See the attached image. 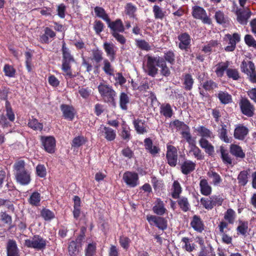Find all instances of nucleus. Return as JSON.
Segmentation results:
<instances>
[{
	"instance_id": "obj_1",
	"label": "nucleus",
	"mask_w": 256,
	"mask_h": 256,
	"mask_svg": "<svg viewBox=\"0 0 256 256\" xmlns=\"http://www.w3.org/2000/svg\"><path fill=\"white\" fill-rule=\"evenodd\" d=\"M62 52L63 59L62 68L66 76L70 78L74 77V76L72 74L70 66V63L73 62L74 59L71 55L69 50L65 46V44H63Z\"/></svg>"
},
{
	"instance_id": "obj_2",
	"label": "nucleus",
	"mask_w": 256,
	"mask_h": 256,
	"mask_svg": "<svg viewBox=\"0 0 256 256\" xmlns=\"http://www.w3.org/2000/svg\"><path fill=\"white\" fill-rule=\"evenodd\" d=\"M98 88L100 94L105 102L114 104L115 103L116 93L112 86L102 82Z\"/></svg>"
},
{
	"instance_id": "obj_3",
	"label": "nucleus",
	"mask_w": 256,
	"mask_h": 256,
	"mask_svg": "<svg viewBox=\"0 0 256 256\" xmlns=\"http://www.w3.org/2000/svg\"><path fill=\"white\" fill-rule=\"evenodd\" d=\"M24 244L28 248L40 250L46 248V241L39 236H34L32 238L26 240Z\"/></svg>"
},
{
	"instance_id": "obj_4",
	"label": "nucleus",
	"mask_w": 256,
	"mask_h": 256,
	"mask_svg": "<svg viewBox=\"0 0 256 256\" xmlns=\"http://www.w3.org/2000/svg\"><path fill=\"white\" fill-rule=\"evenodd\" d=\"M242 72L246 74L251 82L256 83V72L254 64L250 60H244L240 66Z\"/></svg>"
},
{
	"instance_id": "obj_5",
	"label": "nucleus",
	"mask_w": 256,
	"mask_h": 256,
	"mask_svg": "<svg viewBox=\"0 0 256 256\" xmlns=\"http://www.w3.org/2000/svg\"><path fill=\"white\" fill-rule=\"evenodd\" d=\"M233 4L236 6L235 14L236 16V20L240 24L246 25L248 22V20L252 14V12L248 8H238L235 2H234Z\"/></svg>"
},
{
	"instance_id": "obj_6",
	"label": "nucleus",
	"mask_w": 256,
	"mask_h": 256,
	"mask_svg": "<svg viewBox=\"0 0 256 256\" xmlns=\"http://www.w3.org/2000/svg\"><path fill=\"white\" fill-rule=\"evenodd\" d=\"M224 40L228 44L224 48L225 50L233 52L236 48V44L240 41V36L238 33H234L232 35L227 34L225 35Z\"/></svg>"
},
{
	"instance_id": "obj_7",
	"label": "nucleus",
	"mask_w": 256,
	"mask_h": 256,
	"mask_svg": "<svg viewBox=\"0 0 256 256\" xmlns=\"http://www.w3.org/2000/svg\"><path fill=\"white\" fill-rule=\"evenodd\" d=\"M166 157L168 163L171 166H175L178 162V150L173 146L168 144Z\"/></svg>"
},
{
	"instance_id": "obj_8",
	"label": "nucleus",
	"mask_w": 256,
	"mask_h": 256,
	"mask_svg": "<svg viewBox=\"0 0 256 256\" xmlns=\"http://www.w3.org/2000/svg\"><path fill=\"white\" fill-rule=\"evenodd\" d=\"M242 112L248 117H252L254 114V108L250 102L246 98H242L239 102Z\"/></svg>"
},
{
	"instance_id": "obj_9",
	"label": "nucleus",
	"mask_w": 256,
	"mask_h": 256,
	"mask_svg": "<svg viewBox=\"0 0 256 256\" xmlns=\"http://www.w3.org/2000/svg\"><path fill=\"white\" fill-rule=\"evenodd\" d=\"M122 179L126 184L131 188H134L139 184L138 176L136 172H125L123 174Z\"/></svg>"
},
{
	"instance_id": "obj_10",
	"label": "nucleus",
	"mask_w": 256,
	"mask_h": 256,
	"mask_svg": "<svg viewBox=\"0 0 256 256\" xmlns=\"http://www.w3.org/2000/svg\"><path fill=\"white\" fill-rule=\"evenodd\" d=\"M98 134L100 136H104L108 141H112L116 138V132L109 127L101 125L98 130Z\"/></svg>"
},
{
	"instance_id": "obj_11",
	"label": "nucleus",
	"mask_w": 256,
	"mask_h": 256,
	"mask_svg": "<svg viewBox=\"0 0 256 256\" xmlns=\"http://www.w3.org/2000/svg\"><path fill=\"white\" fill-rule=\"evenodd\" d=\"M42 146L46 152L52 154L56 150V140L52 136H43L41 137Z\"/></svg>"
},
{
	"instance_id": "obj_12",
	"label": "nucleus",
	"mask_w": 256,
	"mask_h": 256,
	"mask_svg": "<svg viewBox=\"0 0 256 256\" xmlns=\"http://www.w3.org/2000/svg\"><path fill=\"white\" fill-rule=\"evenodd\" d=\"M160 63V58L148 56L147 60V68L148 74L152 77L158 73V68L156 66H158Z\"/></svg>"
},
{
	"instance_id": "obj_13",
	"label": "nucleus",
	"mask_w": 256,
	"mask_h": 256,
	"mask_svg": "<svg viewBox=\"0 0 256 256\" xmlns=\"http://www.w3.org/2000/svg\"><path fill=\"white\" fill-rule=\"evenodd\" d=\"M146 219L150 225L155 226L160 230H163L167 228V221L162 217L148 216Z\"/></svg>"
},
{
	"instance_id": "obj_14",
	"label": "nucleus",
	"mask_w": 256,
	"mask_h": 256,
	"mask_svg": "<svg viewBox=\"0 0 256 256\" xmlns=\"http://www.w3.org/2000/svg\"><path fill=\"white\" fill-rule=\"evenodd\" d=\"M192 16L197 19L202 20L204 24H210V19L207 16L206 10L199 6H194L192 8Z\"/></svg>"
},
{
	"instance_id": "obj_15",
	"label": "nucleus",
	"mask_w": 256,
	"mask_h": 256,
	"mask_svg": "<svg viewBox=\"0 0 256 256\" xmlns=\"http://www.w3.org/2000/svg\"><path fill=\"white\" fill-rule=\"evenodd\" d=\"M16 181L22 185H28L30 182V172L26 171L16 173Z\"/></svg>"
},
{
	"instance_id": "obj_16",
	"label": "nucleus",
	"mask_w": 256,
	"mask_h": 256,
	"mask_svg": "<svg viewBox=\"0 0 256 256\" xmlns=\"http://www.w3.org/2000/svg\"><path fill=\"white\" fill-rule=\"evenodd\" d=\"M104 48L110 59L112 61L115 58L116 48L115 45L112 42H105L104 44Z\"/></svg>"
},
{
	"instance_id": "obj_17",
	"label": "nucleus",
	"mask_w": 256,
	"mask_h": 256,
	"mask_svg": "<svg viewBox=\"0 0 256 256\" xmlns=\"http://www.w3.org/2000/svg\"><path fill=\"white\" fill-rule=\"evenodd\" d=\"M7 256H20L16 242L10 240L6 246Z\"/></svg>"
},
{
	"instance_id": "obj_18",
	"label": "nucleus",
	"mask_w": 256,
	"mask_h": 256,
	"mask_svg": "<svg viewBox=\"0 0 256 256\" xmlns=\"http://www.w3.org/2000/svg\"><path fill=\"white\" fill-rule=\"evenodd\" d=\"M152 210L154 214L158 216H162L166 212V210L164 203L160 198H157L155 201Z\"/></svg>"
},
{
	"instance_id": "obj_19",
	"label": "nucleus",
	"mask_w": 256,
	"mask_h": 256,
	"mask_svg": "<svg viewBox=\"0 0 256 256\" xmlns=\"http://www.w3.org/2000/svg\"><path fill=\"white\" fill-rule=\"evenodd\" d=\"M220 48V44L217 40H212L210 41L202 48V51L207 54L214 51L216 52Z\"/></svg>"
},
{
	"instance_id": "obj_20",
	"label": "nucleus",
	"mask_w": 256,
	"mask_h": 256,
	"mask_svg": "<svg viewBox=\"0 0 256 256\" xmlns=\"http://www.w3.org/2000/svg\"><path fill=\"white\" fill-rule=\"evenodd\" d=\"M248 128L243 125L240 124L236 126L234 132V137L238 140H242L248 134Z\"/></svg>"
},
{
	"instance_id": "obj_21",
	"label": "nucleus",
	"mask_w": 256,
	"mask_h": 256,
	"mask_svg": "<svg viewBox=\"0 0 256 256\" xmlns=\"http://www.w3.org/2000/svg\"><path fill=\"white\" fill-rule=\"evenodd\" d=\"M60 109L62 112L63 116L66 119L70 120H73L74 116V110L72 106L66 104H62L60 106Z\"/></svg>"
},
{
	"instance_id": "obj_22",
	"label": "nucleus",
	"mask_w": 256,
	"mask_h": 256,
	"mask_svg": "<svg viewBox=\"0 0 256 256\" xmlns=\"http://www.w3.org/2000/svg\"><path fill=\"white\" fill-rule=\"evenodd\" d=\"M190 226L196 231L200 232L204 230V226L201 218L196 215H194L192 217Z\"/></svg>"
},
{
	"instance_id": "obj_23",
	"label": "nucleus",
	"mask_w": 256,
	"mask_h": 256,
	"mask_svg": "<svg viewBox=\"0 0 256 256\" xmlns=\"http://www.w3.org/2000/svg\"><path fill=\"white\" fill-rule=\"evenodd\" d=\"M178 39L180 42L178 46L181 50H186L188 48L190 43V38L188 34H182L178 36Z\"/></svg>"
},
{
	"instance_id": "obj_24",
	"label": "nucleus",
	"mask_w": 256,
	"mask_h": 256,
	"mask_svg": "<svg viewBox=\"0 0 256 256\" xmlns=\"http://www.w3.org/2000/svg\"><path fill=\"white\" fill-rule=\"evenodd\" d=\"M196 164L190 160L184 161L181 165L182 172L184 174H188L195 169Z\"/></svg>"
},
{
	"instance_id": "obj_25",
	"label": "nucleus",
	"mask_w": 256,
	"mask_h": 256,
	"mask_svg": "<svg viewBox=\"0 0 256 256\" xmlns=\"http://www.w3.org/2000/svg\"><path fill=\"white\" fill-rule=\"evenodd\" d=\"M108 27L112 30V32H122L124 30V28L122 20L118 19L114 22H107Z\"/></svg>"
},
{
	"instance_id": "obj_26",
	"label": "nucleus",
	"mask_w": 256,
	"mask_h": 256,
	"mask_svg": "<svg viewBox=\"0 0 256 256\" xmlns=\"http://www.w3.org/2000/svg\"><path fill=\"white\" fill-rule=\"evenodd\" d=\"M200 192L202 194L208 196L211 194L212 188L211 186L208 184L206 180L204 178L200 180Z\"/></svg>"
},
{
	"instance_id": "obj_27",
	"label": "nucleus",
	"mask_w": 256,
	"mask_h": 256,
	"mask_svg": "<svg viewBox=\"0 0 256 256\" xmlns=\"http://www.w3.org/2000/svg\"><path fill=\"white\" fill-rule=\"evenodd\" d=\"M56 36L55 32L50 28L46 27L44 29V33L40 36V40L42 43H49V38H54Z\"/></svg>"
},
{
	"instance_id": "obj_28",
	"label": "nucleus",
	"mask_w": 256,
	"mask_h": 256,
	"mask_svg": "<svg viewBox=\"0 0 256 256\" xmlns=\"http://www.w3.org/2000/svg\"><path fill=\"white\" fill-rule=\"evenodd\" d=\"M146 149L152 155H156L160 150L156 146H153L152 140L150 138H146L144 140Z\"/></svg>"
},
{
	"instance_id": "obj_29",
	"label": "nucleus",
	"mask_w": 256,
	"mask_h": 256,
	"mask_svg": "<svg viewBox=\"0 0 256 256\" xmlns=\"http://www.w3.org/2000/svg\"><path fill=\"white\" fill-rule=\"evenodd\" d=\"M133 124L134 128L138 134H143L146 132V130L144 126V122L142 120L134 119Z\"/></svg>"
},
{
	"instance_id": "obj_30",
	"label": "nucleus",
	"mask_w": 256,
	"mask_h": 256,
	"mask_svg": "<svg viewBox=\"0 0 256 256\" xmlns=\"http://www.w3.org/2000/svg\"><path fill=\"white\" fill-rule=\"evenodd\" d=\"M189 154L194 156L198 160H202L204 156L202 154L200 150L197 147L195 143L190 146Z\"/></svg>"
},
{
	"instance_id": "obj_31",
	"label": "nucleus",
	"mask_w": 256,
	"mask_h": 256,
	"mask_svg": "<svg viewBox=\"0 0 256 256\" xmlns=\"http://www.w3.org/2000/svg\"><path fill=\"white\" fill-rule=\"evenodd\" d=\"M230 152L232 155L237 158H242L245 157L244 152L242 151L241 147L238 145H231L230 148Z\"/></svg>"
},
{
	"instance_id": "obj_32",
	"label": "nucleus",
	"mask_w": 256,
	"mask_h": 256,
	"mask_svg": "<svg viewBox=\"0 0 256 256\" xmlns=\"http://www.w3.org/2000/svg\"><path fill=\"white\" fill-rule=\"evenodd\" d=\"M200 144L208 154H212L214 152V146L204 138H202L200 140Z\"/></svg>"
},
{
	"instance_id": "obj_33",
	"label": "nucleus",
	"mask_w": 256,
	"mask_h": 256,
	"mask_svg": "<svg viewBox=\"0 0 256 256\" xmlns=\"http://www.w3.org/2000/svg\"><path fill=\"white\" fill-rule=\"evenodd\" d=\"M229 62H222L218 63L216 66V69L215 70V72L218 77H222L224 74V72L226 70L228 66Z\"/></svg>"
},
{
	"instance_id": "obj_34",
	"label": "nucleus",
	"mask_w": 256,
	"mask_h": 256,
	"mask_svg": "<svg viewBox=\"0 0 256 256\" xmlns=\"http://www.w3.org/2000/svg\"><path fill=\"white\" fill-rule=\"evenodd\" d=\"M152 12L156 19L162 20L166 16V12L158 6L154 5L152 8Z\"/></svg>"
},
{
	"instance_id": "obj_35",
	"label": "nucleus",
	"mask_w": 256,
	"mask_h": 256,
	"mask_svg": "<svg viewBox=\"0 0 256 256\" xmlns=\"http://www.w3.org/2000/svg\"><path fill=\"white\" fill-rule=\"evenodd\" d=\"M102 70L108 76L114 74V68L108 59H104L102 63Z\"/></svg>"
},
{
	"instance_id": "obj_36",
	"label": "nucleus",
	"mask_w": 256,
	"mask_h": 256,
	"mask_svg": "<svg viewBox=\"0 0 256 256\" xmlns=\"http://www.w3.org/2000/svg\"><path fill=\"white\" fill-rule=\"evenodd\" d=\"M196 132H197L200 136L202 138H210L212 136V132L207 128L204 126H199L195 128Z\"/></svg>"
},
{
	"instance_id": "obj_37",
	"label": "nucleus",
	"mask_w": 256,
	"mask_h": 256,
	"mask_svg": "<svg viewBox=\"0 0 256 256\" xmlns=\"http://www.w3.org/2000/svg\"><path fill=\"white\" fill-rule=\"evenodd\" d=\"M94 12L97 16L102 18L106 22H110V18L108 15L106 14L105 10L103 8L96 6L94 8Z\"/></svg>"
},
{
	"instance_id": "obj_38",
	"label": "nucleus",
	"mask_w": 256,
	"mask_h": 256,
	"mask_svg": "<svg viewBox=\"0 0 256 256\" xmlns=\"http://www.w3.org/2000/svg\"><path fill=\"white\" fill-rule=\"evenodd\" d=\"M220 152L221 158L224 163L226 164H232V160L228 152L224 147L220 146Z\"/></svg>"
},
{
	"instance_id": "obj_39",
	"label": "nucleus",
	"mask_w": 256,
	"mask_h": 256,
	"mask_svg": "<svg viewBox=\"0 0 256 256\" xmlns=\"http://www.w3.org/2000/svg\"><path fill=\"white\" fill-rule=\"evenodd\" d=\"M218 96L220 102L224 104H228L232 100V96L226 92H219Z\"/></svg>"
},
{
	"instance_id": "obj_40",
	"label": "nucleus",
	"mask_w": 256,
	"mask_h": 256,
	"mask_svg": "<svg viewBox=\"0 0 256 256\" xmlns=\"http://www.w3.org/2000/svg\"><path fill=\"white\" fill-rule=\"evenodd\" d=\"M178 203L180 208L184 212L190 210V204L188 202V198L182 196L179 198Z\"/></svg>"
},
{
	"instance_id": "obj_41",
	"label": "nucleus",
	"mask_w": 256,
	"mask_h": 256,
	"mask_svg": "<svg viewBox=\"0 0 256 256\" xmlns=\"http://www.w3.org/2000/svg\"><path fill=\"white\" fill-rule=\"evenodd\" d=\"M248 173L247 170H242L240 172L238 176V182L240 185L244 186L248 182Z\"/></svg>"
},
{
	"instance_id": "obj_42",
	"label": "nucleus",
	"mask_w": 256,
	"mask_h": 256,
	"mask_svg": "<svg viewBox=\"0 0 256 256\" xmlns=\"http://www.w3.org/2000/svg\"><path fill=\"white\" fill-rule=\"evenodd\" d=\"M172 195L173 198H178L182 192V187L180 183L176 181H174L172 186Z\"/></svg>"
},
{
	"instance_id": "obj_43",
	"label": "nucleus",
	"mask_w": 256,
	"mask_h": 256,
	"mask_svg": "<svg viewBox=\"0 0 256 256\" xmlns=\"http://www.w3.org/2000/svg\"><path fill=\"white\" fill-rule=\"evenodd\" d=\"M129 98L127 94L122 92L120 96V108L123 110H126L128 104L129 103Z\"/></svg>"
},
{
	"instance_id": "obj_44",
	"label": "nucleus",
	"mask_w": 256,
	"mask_h": 256,
	"mask_svg": "<svg viewBox=\"0 0 256 256\" xmlns=\"http://www.w3.org/2000/svg\"><path fill=\"white\" fill-rule=\"evenodd\" d=\"M208 175L212 179V182L214 186H218L222 182L220 176L215 172H209L208 173Z\"/></svg>"
},
{
	"instance_id": "obj_45",
	"label": "nucleus",
	"mask_w": 256,
	"mask_h": 256,
	"mask_svg": "<svg viewBox=\"0 0 256 256\" xmlns=\"http://www.w3.org/2000/svg\"><path fill=\"white\" fill-rule=\"evenodd\" d=\"M218 136L220 140L226 143L230 142V139L227 136V130L226 129V126L222 124V127L218 130Z\"/></svg>"
},
{
	"instance_id": "obj_46",
	"label": "nucleus",
	"mask_w": 256,
	"mask_h": 256,
	"mask_svg": "<svg viewBox=\"0 0 256 256\" xmlns=\"http://www.w3.org/2000/svg\"><path fill=\"white\" fill-rule=\"evenodd\" d=\"M160 112L166 118H170L172 115V110L170 104H163L160 106Z\"/></svg>"
},
{
	"instance_id": "obj_47",
	"label": "nucleus",
	"mask_w": 256,
	"mask_h": 256,
	"mask_svg": "<svg viewBox=\"0 0 256 256\" xmlns=\"http://www.w3.org/2000/svg\"><path fill=\"white\" fill-rule=\"evenodd\" d=\"M40 201V194L38 192H33L28 199L29 203L32 205L37 206L39 205Z\"/></svg>"
},
{
	"instance_id": "obj_48",
	"label": "nucleus",
	"mask_w": 256,
	"mask_h": 256,
	"mask_svg": "<svg viewBox=\"0 0 256 256\" xmlns=\"http://www.w3.org/2000/svg\"><path fill=\"white\" fill-rule=\"evenodd\" d=\"M86 142V138L83 136H78L74 138L71 144L73 148H78L84 144Z\"/></svg>"
},
{
	"instance_id": "obj_49",
	"label": "nucleus",
	"mask_w": 256,
	"mask_h": 256,
	"mask_svg": "<svg viewBox=\"0 0 256 256\" xmlns=\"http://www.w3.org/2000/svg\"><path fill=\"white\" fill-rule=\"evenodd\" d=\"M28 126L30 128L35 130H41L43 128V125L36 118H32L29 120Z\"/></svg>"
},
{
	"instance_id": "obj_50",
	"label": "nucleus",
	"mask_w": 256,
	"mask_h": 256,
	"mask_svg": "<svg viewBox=\"0 0 256 256\" xmlns=\"http://www.w3.org/2000/svg\"><path fill=\"white\" fill-rule=\"evenodd\" d=\"M194 80L192 76L190 74H186L184 78V88L187 90H190L192 88Z\"/></svg>"
},
{
	"instance_id": "obj_51",
	"label": "nucleus",
	"mask_w": 256,
	"mask_h": 256,
	"mask_svg": "<svg viewBox=\"0 0 256 256\" xmlns=\"http://www.w3.org/2000/svg\"><path fill=\"white\" fill-rule=\"evenodd\" d=\"M158 66L161 68V74L163 76H170V70L164 60L160 58V63L158 64Z\"/></svg>"
},
{
	"instance_id": "obj_52",
	"label": "nucleus",
	"mask_w": 256,
	"mask_h": 256,
	"mask_svg": "<svg viewBox=\"0 0 256 256\" xmlns=\"http://www.w3.org/2000/svg\"><path fill=\"white\" fill-rule=\"evenodd\" d=\"M5 106L6 109V116L8 120L10 122H14L15 120V116L8 102L6 101Z\"/></svg>"
},
{
	"instance_id": "obj_53",
	"label": "nucleus",
	"mask_w": 256,
	"mask_h": 256,
	"mask_svg": "<svg viewBox=\"0 0 256 256\" xmlns=\"http://www.w3.org/2000/svg\"><path fill=\"white\" fill-rule=\"evenodd\" d=\"M40 214L42 218L45 220L49 221L54 218V213L52 212L46 208H44L42 210Z\"/></svg>"
},
{
	"instance_id": "obj_54",
	"label": "nucleus",
	"mask_w": 256,
	"mask_h": 256,
	"mask_svg": "<svg viewBox=\"0 0 256 256\" xmlns=\"http://www.w3.org/2000/svg\"><path fill=\"white\" fill-rule=\"evenodd\" d=\"M181 134L182 137L189 144L190 146L196 143L195 138L192 136L188 128L185 130L182 131Z\"/></svg>"
},
{
	"instance_id": "obj_55",
	"label": "nucleus",
	"mask_w": 256,
	"mask_h": 256,
	"mask_svg": "<svg viewBox=\"0 0 256 256\" xmlns=\"http://www.w3.org/2000/svg\"><path fill=\"white\" fill-rule=\"evenodd\" d=\"M182 242L184 245L182 246L183 248H184L188 252H192L194 248V244H190V240L186 237H184L182 238Z\"/></svg>"
},
{
	"instance_id": "obj_56",
	"label": "nucleus",
	"mask_w": 256,
	"mask_h": 256,
	"mask_svg": "<svg viewBox=\"0 0 256 256\" xmlns=\"http://www.w3.org/2000/svg\"><path fill=\"white\" fill-rule=\"evenodd\" d=\"M4 71L5 75L8 77L13 78L15 76L16 70L10 65L6 64L4 68Z\"/></svg>"
},
{
	"instance_id": "obj_57",
	"label": "nucleus",
	"mask_w": 256,
	"mask_h": 256,
	"mask_svg": "<svg viewBox=\"0 0 256 256\" xmlns=\"http://www.w3.org/2000/svg\"><path fill=\"white\" fill-rule=\"evenodd\" d=\"M122 131L120 136L122 138L126 141H128L130 139V131L128 128L126 126L123 125L122 127Z\"/></svg>"
},
{
	"instance_id": "obj_58",
	"label": "nucleus",
	"mask_w": 256,
	"mask_h": 256,
	"mask_svg": "<svg viewBox=\"0 0 256 256\" xmlns=\"http://www.w3.org/2000/svg\"><path fill=\"white\" fill-rule=\"evenodd\" d=\"M245 43L248 46L256 48V40L250 34H246L244 38Z\"/></svg>"
},
{
	"instance_id": "obj_59",
	"label": "nucleus",
	"mask_w": 256,
	"mask_h": 256,
	"mask_svg": "<svg viewBox=\"0 0 256 256\" xmlns=\"http://www.w3.org/2000/svg\"><path fill=\"white\" fill-rule=\"evenodd\" d=\"M164 59L170 64H173L175 62V54L172 50H169L164 53Z\"/></svg>"
},
{
	"instance_id": "obj_60",
	"label": "nucleus",
	"mask_w": 256,
	"mask_h": 256,
	"mask_svg": "<svg viewBox=\"0 0 256 256\" xmlns=\"http://www.w3.org/2000/svg\"><path fill=\"white\" fill-rule=\"evenodd\" d=\"M226 74L229 78L234 80H237L239 78L240 76L238 71L236 69L228 68L226 70Z\"/></svg>"
},
{
	"instance_id": "obj_61",
	"label": "nucleus",
	"mask_w": 256,
	"mask_h": 256,
	"mask_svg": "<svg viewBox=\"0 0 256 256\" xmlns=\"http://www.w3.org/2000/svg\"><path fill=\"white\" fill-rule=\"evenodd\" d=\"M136 44L140 48L148 51L150 50V44L144 40H136Z\"/></svg>"
},
{
	"instance_id": "obj_62",
	"label": "nucleus",
	"mask_w": 256,
	"mask_h": 256,
	"mask_svg": "<svg viewBox=\"0 0 256 256\" xmlns=\"http://www.w3.org/2000/svg\"><path fill=\"white\" fill-rule=\"evenodd\" d=\"M200 202L208 210H211L214 207V202H212V199L209 200L206 198H202L200 199Z\"/></svg>"
},
{
	"instance_id": "obj_63",
	"label": "nucleus",
	"mask_w": 256,
	"mask_h": 256,
	"mask_svg": "<svg viewBox=\"0 0 256 256\" xmlns=\"http://www.w3.org/2000/svg\"><path fill=\"white\" fill-rule=\"evenodd\" d=\"M93 59L96 62H100L102 60V52L99 50H94L92 51Z\"/></svg>"
},
{
	"instance_id": "obj_64",
	"label": "nucleus",
	"mask_w": 256,
	"mask_h": 256,
	"mask_svg": "<svg viewBox=\"0 0 256 256\" xmlns=\"http://www.w3.org/2000/svg\"><path fill=\"white\" fill-rule=\"evenodd\" d=\"M96 244H89L86 250V256H93L96 252Z\"/></svg>"
}]
</instances>
